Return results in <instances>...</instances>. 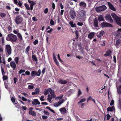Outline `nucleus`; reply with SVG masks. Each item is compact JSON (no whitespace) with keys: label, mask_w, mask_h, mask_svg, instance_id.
I'll list each match as a JSON object with an SVG mask.
<instances>
[{"label":"nucleus","mask_w":121,"mask_h":121,"mask_svg":"<svg viewBox=\"0 0 121 121\" xmlns=\"http://www.w3.org/2000/svg\"><path fill=\"white\" fill-rule=\"evenodd\" d=\"M111 15L117 23L121 26V17L117 16L115 13H112Z\"/></svg>","instance_id":"f257e3e1"},{"label":"nucleus","mask_w":121,"mask_h":121,"mask_svg":"<svg viewBox=\"0 0 121 121\" xmlns=\"http://www.w3.org/2000/svg\"><path fill=\"white\" fill-rule=\"evenodd\" d=\"M8 38H6L7 41H10L12 42H15L17 39V36L12 34H9L8 35Z\"/></svg>","instance_id":"f03ea898"},{"label":"nucleus","mask_w":121,"mask_h":121,"mask_svg":"<svg viewBox=\"0 0 121 121\" xmlns=\"http://www.w3.org/2000/svg\"><path fill=\"white\" fill-rule=\"evenodd\" d=\"M5 54L7 56L10 55L12 52L11 47L10 45H6L5 46Z\"/></svg>","instance_id":"7ed1b4c3"},{"label":"nucleus","mask_w":121,"mask_h":121,"mask_svg":"<svg viewBox=\"0 0 121 121\" xmlns=\"http://www.w3.org/2000/svg\"><path fill=\"white\" fill-rule=\"evenodd\" d=\"M23 18L21 15H17L15 19V23L17 24H21L22 22Z\"/></svg>","instance_id":"20e7f679"},{"label":"nucleus","mask_w":121,"mask_h":121,"mask_svg":"<svg viewBox=\"0 0 121 121\" xmlns=\"http://www.w3.org/2000/svg\"><path fill=\"white\" fill-rule=\"evenodd\" d=\"M100 25L102 28L104 27H113V26L112 24L107 23L106 22H103L101 23L100 24Z\"/></svg>","instance_id":"39448f33"},{"label":"nucleus","mask_w":121,"mask_h":121,"mask_svg":"<svg viewBox=\"0 0 121 121\" xmlns=\"http://www.w3.org/2000/svg\"><path fill=\"white\" fill-rule=\"evenodd\" d=\"M69 15L71 18L72 19H74L76 16V13L73 9L71 10L69 12Z\"/></svg>","instance_id":"423d86ee"},{"label":"nucleus","mask_w":121,"mask_h":121,"mask_svg":"<svg viewBox=\"0 0 121 121\" xmlns=\"http://www.w3.org/2000/svg\"><path fill=\"white\" fill-rule=\"evenodd\" d=\"M106 7L105 5H103L96 8V11L98 12L104 11L106 9Z\"/></svg>","instance_id":"0eeeda50"},{"label":"nucleus","mask_w":121,"mask_h":121,"mask_svg":"<svg viewBox=\"0 0 121 121\" xmlns=\"http://www.w3.org/2000/svg\"><path fill=\"white\" fill-rule=\"evenodd\" d=\"M94 22L93 25L95 27H98V22L96 18L93 20Z\"/></svg>","instance_id":"6e6552de"},{"label":"nucleus","mask_w":121,"mask_h":121,"mask_svg":"<svg viewBox=\"0 0 121 121\" xmlns=\"http://www.w3.org/2000/svg\"><path fill=\"white\" fill-rule=\"evenodd\" d=\"M10 64L11 67L13 68V70H14L16 66L15 62L14 61H12L10 62Z\"/></svg>","instance_id":"1a4fd4ad"},{"label":"nucleus","mask_w":121,"mask_h":121,"mask_svg":"<svg viewBox=\"0 0 121 121\" xmlns=\"http://www.w3.org/2000/svg\"><path fill=\"white\" fill-rule=\"evenodd\" d=\"M32 104L34 105H36L37 104L39 105L40 103L39 101L37 99H34L33 101L32 102Z\"/></svg>","instance_id":"9d476101"},{"label":"nucleus","mask_w":121,"mask_h":121,"mask_svg":"<svg viewBox=\"0 0 121 121\" xmlns=\"http://www.w3.org/2000/svg\"><path fill=\"white\" fill-rule=\"evenodd\" d=\"M105 18L107 20H109L111 23H112L113 21L110 15H107L106 16Z\"/></svg>","instance_id":"9b49d317"},{"label":"nucleus","mask_w":121,"mask_h":121,"mask_svg":"<svg viewBox=\"0 0 121 121\" xmlns=\"http://www.w3.org/2000/svg\"><path fill=\"white\" fill-rule=\"evenodd\" d=\"M112 52V51L111 50L108 49L106 52L105 54L104 55V56H108L111 55Z\"/></svg>","instance_id":"f8f14e48"},{"label":"nucleus","mask_w":121,"mask_h":121,"mask_svg":"<svg viewBox=\"0 0 121 121\" xmlns=\"http://www.w3.org/2000/svg\"><path fill=\"white\" fill-rule=\"evenodd\" d=\"M108 4L110 9L112 10L115 11L116 9L110 3L108 2Z\"/></svg>","instance_id":"ddd939ff"},{"label":"nucleus","mask_w":121,"mask_h":121,"mask_svg":"<svg viewBox=\"0 0 121 121\" xmlns=\"http://www.w3.org/2000/svg\"><path fill=\"white\" fill-rule=\"evenodd\" d=\"M59 110L62 114H64L66 113V110L65 108H63L60 109Z\"/></svg>","instance_id":"4468645a"},{"label":"nucleus","mask_w":121,"mask_h":121,"mask_svg":"<svg viewBox=\"0 0 121 121\" xmlns=\"http://www.w3.org/2000/svg\"><path fill=\"white\" fill-rule=\"evenodd\" d=\"M52 91V90L51 88H49L47 90H45L44 91V94L45 95H47L48 93H51Z\"/></svg>","instance_id":"2eb2a0df"},{"label":"nucleus","mask_w":121,"mask_h":121,"mask_svg":"<svg viewBox=\"0 0 121 121\" xmlns=\"http://www.w3.org/2000/svg\"><path fill=\"white\" fill-rule=\"evenodd\" d=\"M53 59L56 64L57 65H59V63L56 59V56L54 53L53 54Z\"/></svg>","instance_id":"dca6fc26"},{"label":"nucleus","mask_w":121,"mask_h":121,"mask_svg":"<svg viewBox=\"0 0 121 121\" xmlns=\"http://www.w3.org/2000/svg\"><path fill=\"white\" fill-rule=\"evenodd\" d=\"M58 82L61 84H65L67 83V81L66 80H63L62 79L59 80Z\"/></svg>","instance_id":"f3484780"},{"label":"nucleus","mask_w":121,"mask_h":121,"mask_svg":"<svg viewBox=\"0 0 121 121\" xmlns=\"http://www.w3.org/2000/svg\"><path fill=\"white\" fill-rule=\"evenodd\" d=\"M95 33L91 32L88 35V37L89 39H91L93 38L94 35Z\"/></svg>","instance_id":"a211bd4d"},{"label":"nucleus","mask_w":121,"mask_h":121,"mask_svg":"<svg viewBox=\"0 0 121 121\" xmlns=\"http://www.w3.org/2000/svg\"><path fill=\"white\" fill-rule=\"evenodd\" d=\"M114 108V107L113 106H112V107H108L107 108V111L108 112L110 111L112 112L113 111Z\"/></svg>","instance_id":"6ab92c4d"},{"label":"nucleus","mask_w":121,"mask_h":121,"mask_svg":"<svg viewBox=\"0 0 121 121\" xmlns=\"http://www.w3.org/2000/svg\"><path fill=\"white\" fill-rule=\"evenodd\" d=\"M79 6H82L84 8H85L86 6V4L84 1L81 2L79 3Z\"/></svg>","instance_id":"aec40b11"},{"label":"nucleus","mask_w":121,"mask_h":121,"mask_svg":"<svg viewBox=\"0 0 121 121\" xmlns=\"http://www.w3.org/2000/svg\"><path fill=\"white\" fill-rule=\"evenodd\" d=\"M29 114L33 116H35L36 115V113L35 112L32 110H30L29 111Z\"/></svg>","instance_id":"412c9836"},{"label":"nucleus","mask_w":121,"mask_h":121,"mask_svg":"<svg viewBox=\"0 0 121 121\" xmlns=\"http://www.w3.org/2000/svg\"><path fill=\"white\" fill-rule=\"evenodd\" d=\"M32 59L33 61L36 62L38 61L37 57L35 55H33L32 56Z\"/></svg>","instance_id":"4be33fe9"},{"label":"nucleus","mask_w":121,"mask_h":121,"mask_svg":"<svg viewBox=\"0 0 121 121\" xmlns=\"http://www.w3.org/2000/svg\"><path fill=\"white\" fill-rule=\"evenodd\" d=\"M98 20L99 22L104 21V19L103 16L102 15H100L98 17Z\"/></svg>","instance_id":"5701e85b"},{"label":"nucleus","mask_w":121,"mask_h":121,"mask_svg":"<svg viewBox=\"0 0 121 121\" xmlns=\"http://www.w3.org/2000/svg\"><path fill=\"white\" fill-rule=\"evenodd\" d=\"M73 22L72 21H70L69 22V24L71 26L73 27H75L76 26V24H73Z\"/></svg>","instance_id":"b1692460"},{"label":"nucleus","mask_w":121,"mask_h":121,"mask_svg":"<svg viewBox=\"0 0 121 121\" xmlns=\"http://www.w3.org/2000/svg\"><path fill=\"white\" fill-rule=\"evenodd\" d=\"M17 35L20 40L21 41L22 40V35L20 33H18Z\"/></svg>","instance_id":"393cba45"},{"label":"nucleus","mask_w":121,"mask_h":121,"mask_svg":"<svg viewBox=\"0 0 121 121\" xmlns=\"http://www.w3.org/2000/svg\"><path fill=\"white\" fill-rule=\"evenodd\" d=\"M41 72V71L40 69H39L37 72L36 71V75L38 76H39L40 75Z\"/></svg>","instance_id":"a878e982"},{"label":"nucleus","mask_w":121,"mask_h":121,"mask_svg":"<svg viewBox=\"0 0 121 121\" xmlns=\"http://www.w3.org/2000/svg\"><path fill=\"white\" fill-rule=\"evenodd\" d=\"M24 6L26 8L27 10H30V8L29 7V5L27 3H25L24 4Z\"/></svg>","instance_id":"bb28decb"},{"label":"nucleus","mask_w":121,"mask_h":121,"mask_svg":"<svg viewBox=\"0 0 121 121\" xmlns=\"http://www.w3.org/2000/svg\"><path fill=\"white\" fill-rule=\"evenodd\" d=\"M36 4V3L33 2V3L31 4L30 5V10H33V7L35 4Z\"/></svg>","instance_id":"cd10ccee"},{"label":"nucleus","mask_w":121,"mask_h":121,"mask_svg":"<svg viewBox=\"0 0 121 121\" xmlns=\"http://www.w3.org/2000/svg\"><path fill=\"white\" fill-rule=\"evenodd\" d=\"M53 98L52 96H51L50 95L48 94V99L49 102H50L52 98Z\"/></svg>","instance_id":"c85d7f7f"},{"label":"nucleus","mask_w":121,"mask_h":121,"mask_svg":"<svg viewBox=\"0 0 121 121\" xmlns=\"http://www.w3.org/2000/svg\"><path fill=\"white\" fill-rule=\"evenodd\" d=\"M121 40L120 39L117 40L116 42V45L118 46L119 45V44L121 43Z\"/></svg>","instance_id":"c756f323"},{"label":"nucleus","mask_w":121,"mask_h":121,"mask_svg":"<svg viewBox=\"0 0 121 121\" xmlns=\"http://www.w3.org/2000/svg\"><path fill=\"white\" fill-rule=\"evenodd\" d=\"M64 102V100L63 99H61L59 100L58 102L59 105H60L62 104Z\"/></svg>","instance_id":"7c9ffc66"},{"label":"nucleus","mask_w":121,"mask_h":121,"mask_svg":"<svg viewBox=\"0 0 121 121\" xmlns=\"http://www.w3.org/2000/svg\"><path fill=\"white\" fill-rule=\"evenodd\" d=\"M46 108L47 109H49V110L51 111V112H52L53 113H55V111L53 109H52L51 108H50L49 106H47L46 107Z\"/></svg>","instance_id":"2f4dec72"},{"label":"nucleus","mask_w":121,"mask_h":121,"mask_svg":"<svg viewBox=\"0 0 121 121\" xmlns=\"http://www.w3.org/2000/svg\"><path fill=\"white\" fill-rule=\"evenodd\" d=\"M19 59V58L18 57H15L14 59V60L17 64L18 63Z\"/></svg>","instance_id":"473e14b6"},{"label":"nucleus","mask_w":121,"mask_h":121,"mask_svg":"<svg viewBox=\"0 0 121 121\" xmlns=\"http://www.w3.org/2000/svg\"><path fill=\"white\" fill-rule=\"evenodd\" d=\"M36 71H33L31 72V75L32 76H34L36 75Z\"/></svg>","instance_id":"72a5a7b5"},{"label":"nucleus","mask_w":121,"mask_h":121,"mask_svg":"<svg viewBox=\"0 0 121 121\" xmlns=\"http://www.w3.org/2000/svg\"><path fill=\"white\" fill-rule=\"evenodd\" d=\"M3 78L4 81L5 80L8 79V77L7 76L4 75H3Z\"/></svg>","instance_id":"f704fd0d"},{"label":"nucleus","mask_w":121,"mask_h":121,"mask_svg":"<svg viewBox=\"0 0 121 121\" xmlns=\"http://www.w3.org/2000/svg\"><path fill=\"white\" fill-rule=\"evenodd\" d=\"M82 94V92L80 89H79L77 95V97H79V96Z\"/></svg>","instance_id":"c9c22d12"},{"label":"nucleus","mask_w":121,"mask_h":121,"mask_svg":"<svg viewBox=\"0 0 121 121\" xmlns=\"http://www.w3.org/2000/svg\"><path fill=\"white\" fill-rule=\"evenodd\" d=\"M82 16L83 17H85L86 16V12L84 10H82Z\"/></svg>","instance_id":"e433bc0d"},{"label":"nucleus","mask_w":121,"mask_h":121,"mask_svg":"<svg viewBox=\"0 0 121 121\" xmlns=\"http://www.w3.org/2000/svg\"><path fill=\"white\" fill-rule=\"evenodd\" d=\"M50 94H51V96L53 97V98L55 97L56 96L54 92H52L51 93H50Z\"/></svg>","instance_id":"4c0bfd02"},{"label":"nucleus","mask_w":121,"mask_h":121,"mask_svg":"<svg viewBox=\"0 0 121 121\" xmlns=\"http://www.w3.org/2000/svg\"><path fill=\"white\" fill-rule=\"evenodd\" d=\"M30 49V47L29 46H28L26 48V53H27L28 52L29 50Z\"/></svg>","instance_id":"58836bf2"},{"label":"nucleus","mask_w":121,"mask_h":121,"mask_svg":"<svg viewBox=\"0 0 121 121\" xmlns=\"http://www.w3.org/2000/svg\"><path fill=\"white\" fill-rule=\"evenodd\" d=\"M63 95H61V96H58V97H56V99H57V98H58L59 99H61L63 97Z\"/></svg>","instance_id":"ea45409f"},{"label":"nucleus","mask_w":121,"mask_h":121,"mask_svg":"<svg viewBox=\"0 0 121 121\" xmlns=\"http://www.w3.org/2000/svg\"><path fill=\"white\" fill-rule=\"evenodd\" d=\"M1 70L2 75H4L5 73L4 71V69L2 67H1Z\"/></svg>","instance_id":"a19ab883"},{"label":"nucleus","mask_w":121,"mask_h":121,"mask_svg":"<svg viewBox=\"0 0 121 121\" xmlns=\"http://www.w3.org/2000/svg\"><path fill=\"white\" fill-rule=\"evenodd\" d=\"M34 86L33 85H30L28 86V88L29 89H32L33 88Z\"/></svg>","instance_id":"79ce46f5"},{"label":"nucleus","mask_w":121,"mask_h":121,"mask_svg":"<svg viewBox=\"0 0 121 121\" xmlns=\"http://www.w3.org/2000/svg\"><path fill=\"white\" fill-rule=\"evenodd\" d=\"M117 91L118 93L121 94V85L120 86L119 88V89L117 90Z\"/></svg>","instance_id":"37998d69"},{"label":"nucleus","mask_w":121,"mask_h":121,"mask_svg":"<svg viewBox=\"0 0 121 121\" xmlns=\"http://www.w3.org/2000/svg\"><path fill=\"white\" fill-rule=\"evenodd\" d=\"M21 14L23 16L25 17H26V15L25 14L24 11L23 10H22L21 12Z\"/></svg>","instance_id":"c03bdc74"},{"label":"nucleus","mask_w":121,"mask_h":121,"mask_svg":"<svg viewBox=\"0 0 121 121\" xmlns=\"http://www.w3.org/2000/svg\"><path fill=\"white\" fill-rule=\"evenodd\" d=\"M81 44V43L79 44L78 45V46L79 47V49L81 51H83V48L82 47L80 46V45Z\"/></svg>","instance_id":"a18cd8bd"},{"label":"nucleus","mask_w":121,"mask_h":121,"mask_svg":"<svg viewBox=\"0 0 121 121\" xmlns=\"http://www.w3.org/2000/svg\"><path fill=\"white\" fill-rule=\"evenodd\" d=\"M38 43V41L37 40H35L33 42L34 44L35 45H36Z\"/></svg>","instance_id":"49530a36"},{"label":"nucleus","mask_w":121,"mask_h":121,"mask_svg":"<svg viewBox=\"0 0 121 121\" xmlns=\"http://www.w3.org/2000/svg\"><path fill=\"white\" fill-rule=\"evenodd\" d=\"M86 100V99L85 98L82 99L78 102V103L80 104L82 102H84Z\"/></svg>","instance_id":"de8ad7c7"},{"label":"nucleus","mask_w":121,"mask_h":121,"mask_svg":"<svg viewBox=\"0 0 121 121\" xmlns=\"http://www.w3.org/2000/svg\"><path fill=\"white\" fill-rule=\"evenodd\" d=\"M107 118L106 120L107 121L109 120L110 118L111 117V116L108 114H107Z\"/></svg>","instance_id":"09e8293b"},{"label":"nucleus","mask_w":121,"mask_h":121,"mask_svg":"<svg viewBox=\"0 0 121 121\" xmlns=\"http://www.w3.org/2000/svg\"><path fill=\"white\" fill-rule=\"evenodd\" d=\"M35 91L38 94H39V90L38 88H36Z\"/></svg>","instance_id":"8fccbe9b"},{"label":"nucleus","mask_w":121,"mask_h":121,"mask_svg":"<svg viewBox=\"0 0 121 121\" xmlns=\"http://www.w3.org/2000/svg\"><path fill=\"white\" fill-rule=\"evenodd\" d=\"M50 24L52 25H53L54 24V22L52 19L50 20Z\"/></svg>","instance_id":"3c124183"},{"label":"nucleus","mask_w":121,"mask_h":121,"mask_svg":"<svg viewBox=\"0 0 121 121\" xmlns=\"http://www.w3.org/2000/svg\"><path fill=\"white\" fill-rule=\"evenodd\" d=\"M25 69H21L20 71L19 72V73L20 74H21L22 73H24L25 72Z\"/></svg>","instance_id":"603ef678"},{"label":"nucleus","mask_w":121,"mask_h":121,"mask_svg":"<svg viewBox=\"0 0 121 121\" xmlns=\"http://www.w3.org/2000/svg\"><path fill=\"white\" fill-rule=\"evenodd\" d=\"M77 24L78 26H81L83 25V24L82 22H78L77 23Z\"/></svg>","instance_id":"864d4df0"},{"label":"nucleus","mask_w":121,"mask_h":121,"mask_svg":"<svg viewBox=\"0 0 121 121\" xmlns=\"http://www.w3.org/2000/svg\"><path fill=\"white\" fill-rule=\"evenodd\" d=\"M43 113L47 115H49V113L47 111L44 110L43 111Z\"/></svg>","instance_id":"5fc2aeb1"},{"label":"nucleus","mask_w":121,"mask_h":121,"mask_svg":"<svg viewBox=\"0 0 121 121\" xmlns=\"http://www.w3.org/2000/svg\"><path fill=\"white\" fill-rule=\"evenodd\" d=\"M44 97L43 95H42L40 97V100L42 101H44L45 100L44 99Z\"/></svg>","instance_id":"6e6d98bb"},{"label":"nucleus","mask_w":121,"mask_h":121,"mask_svg":"<svg viewBox=\"0 0 121 121\" xmlns=\"http://www.w3.org/2000/svg\"><path fill=\"white\" fill-rule=\"evenodd\" d=\"M1 16L2 18L6 16L5 14L3 13H0Z\"/></svg>","instance_id":"4d7b16f0"},{"label":"nucleus","mask_w":121,"mask_h":121,"mask_svg":"<svg viewBox=\"0 0 121 121\" xmlns=\"http://www.w3.org/2000/svg\"><path fill=\"white\" fill-rule=\"evenodd\" d=\"M114 103V101L112 99L111 100L110 103V106H112Z\"/></svg>","instance_id":"13d9d810"},{"label":"nucleus","mask_w":121,"mask_h":121,"mask_svg":"<svg viewBox=\"0 0 121 121\" xmlns=\"http://www.w3.org/2000/svg\"><path fill=\"white\" fill-rule=\"evenodd\" d=\"M11 100L12 101L13 103H14L15 102V99L13 97H12L11 99Z\"/></svg>","instance_id":"bf43d9fd"},{"label":"nucleus","mask_w":121,"mask_h":121,"mask_svg":"<svg viewBox=\"0 0 121 121\" xmlns=\"http://www.w3.org/2000/svg\"><path fill=\"white\" fill-rule=\"evenodd\" d=\"M13 80L14 81V83L16 84L17 82L18 79L15 77H14L13 78Z\"/></svg>","instance_id":"052dcab7"},{"label":"nucleus","mask_w":121,"mask_h":121,"mask_svg":"<svg viewBox=\"0 0 121 121\" xmlns=\"http://www.w3.org/2000/svg\"><path fill=\"white\" fill-rule=\"evenodd\" d=\"M42 118L43 119H47L48 117L47 116L43 115L42 116Z\"/></svg>","instance_id":"680f3d73"},{"label":"nucleus","mask_w":121,"mask_h":121,"mask_svg":"<svg viewBox=\"0 0 121 121\" xmlns=\"http://www.w3.org/2000/svg\"><path fill=\"white\" fill-rule=\"evenodd\" d=\"M75 34L76 35V39H78V32L77 31H76L75 32Z\"/></svg>","instance_id":"e2e57ef3"},{"label":"nucleus","mask_w":121,"mask_h":121,"mask_svg":"<svg viewBox=\"0 0 121 121\" xmlns=\"http://www.w3.org/2000/svg\"><path fill=\"white\" fill-rule=\"evenodd\" d=\"M25 74L26 75H29L30 74V73L29 71L27 70L25 72Z\"/></svg>","instance_id":"0e129e2a"},{"label":"nucleus","mask_w":121,"mask_h":121,"mask_svg":"<svg viewBox=\"0 0 121 121\" xmlns=\"http://www.w3.org/2000/svg\"><path fill=\"white\" fill-rule=\"evenodd\" d=\"M22 100L24 101H26L27 100V99L23 96H22Z\"/></svg>","instance_id":"69168bd1"},{"label":"nucleus","mask_w":121,"mask_h":121,"mask_svg":"<svg viewBox=\"0 0 121 121\" xmlns=\"http://www.w3.org/2000/svg\"><path fill=\"white\" fill-rule=\"evenodd\" d=\"M32 20L35 21H37L38 20V19L36 18L35 17H33L32 18Z\"/></svg>","instance_id":"338daca9"},{"label":"nucleus","mask_w":121,"mask_h":121,"mask_svg":"<svg viewBox=\"0 0 121 121\" xmlns=\"http://www.w3.org/2000/svg\"><path fill=\"white\" fill-rule=\"evenodd\" d=\"M18 4L20 7H21L22 6V4L21 2V1L20 0L18 1Z\"/></svg>","instance_id":"774afa93"}]
</instances>
